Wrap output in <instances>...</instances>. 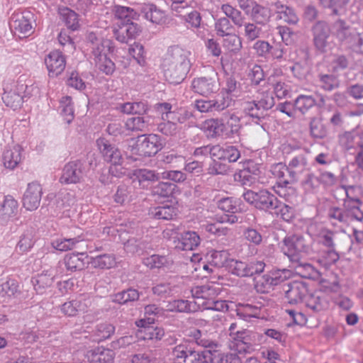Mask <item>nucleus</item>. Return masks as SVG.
<instances>
[{
  "label": "nucleus",
  "mask_w": 363,
  "mask_h": 363,
  "mask_svg": "<svg viewBox=\"0 0 363 363\" xmlns=\"http://www.w3.org/2000/svg\"><path fill=\"white\" fill-rule=\"evenodd\" d=\"M189 52L178 45L168 48L162 63L167 80L174 84L182 83L191 68Z\"/></svg>",
  "instance_id": "f257e3e1"
},
{
  "label": "nucleus",
  "mask_w": 363,
  "mask_h": 363,
  "mask_svg": "<svg viewBox=\"0 0 363 363\" xmlns=\"http://www.w3.org/2000/svg\"><path fill=\"white\" fill-rule=\"evenodd\" d=\"M171 355L177 363H213V353L209 350L195 349L184 342L172 348Z\"/></svg>",
  "instance_id": "f03ea898"
},
{
  "label": "nucleus",
  "mask_w": 363,
  "mask_h": 363,
  "mask_svg": "<svg viewBox=\"0 0 363 363\" xmlns=\"http://www.w3.org/2000/svg\"><path fill=\"white\" fill-rule=\"evenodd\" d=\"M162 138L157 134L142 135L136 139L130 138L128 150L132 155L143 157L155 155L163 148Z\"/></svg>",
  "instance_id": "7ed1b4c3"
},
{
  "label": "nucleus",
  "mask_w": 363,
  "mask_h": 363,
  "mask_svg": "<svg viewBox=\"0 0 363 363\" xmlns=\"http://www.w3.org/2000/svg\"><path fill=\"white\" fill-rule=\"evenodd\" d=\"M283 244V251L291 262H299L301 254H308L311 250V240L301 235L286 236Z\"/></svg>",
  "instance_id": "20e7f679"
},
{
  "label": "nucleus",
  "mask_w": 363,
  "mask_h": 363,
  "mask_svg": "<svg viewBox=\"0 0 363 363\" xmlns=\"http://www.w3.org/2000/svg\"><path fill=\"white\" fill-rule=\"evenodd\" d=\"M242 196L247 203L256 208L271 213L278 203V199L266 189H262L257 192L247 190L243 193Z\"/></svg>",
  "instance_id": "39448f33"
},
{
  "label": "nucleus",
  "mask_w": 363,
  "mask_h": 363,
  "mask_svg": "<svg viewBox=\"0 0 363 363\" xmlns=\"http://www.w3.org/2000/svg\"><path fill=\"white\" fill-rule=\"evenodd\" d=\"M192 90L200 95L208 96L211 94L216 93L220 89V82L218 74L212 72L204 77L194 79L191 82Z\"/></svg>",
  "instance_id": "423d86ee"
},
{
  "label": "nucleus",
  "mask_w": 363,
  "mask_h": 363,
  "mask_svg": "<svg viewBox=\"0 0 363 363\" xmlns=\"http://www.w3.org/2000/svg\"><path fill=\"white\" fill-rule=\"evenodd\" d=\"M255 334L247 330H241L232 333L230 337L229 347L239 354L250 352L254 344Z\"/></svg>",
  "instance_id": "0eeeda50"
},
{
  "label": "nucleus",
  "mask_w": 363,
  "mask_h": 363,
  "mask_svg": "<svg viewBox=\"0 0 363 363\" xmlns=\"http://www.w3.org/2000/svg\"><path fill=\"white\" fill-rule=\"evenodd\" d=\"M313 43L315 48L321 53L327 51L330 36V28L325 21H318L311 27Z\"/></svg>",
  "instance_id": "6e6552de"
},
{
  "label": "nucleus",
  "mask_w": 363,
  "mask_h": 363,
  "mask_svg": "<svg viewBox=\"0 0 363 363\" xmlns=\"http://www.w3.org/2000/svg\"><path fill=\"white\" fill-rule=\"evenodd\" d=\"M84 175V164L82 160H77L65 165L60 180L61 183L77 184L82 181Z\"/></svg>",
  "instance_id": "1a4fd4ad"
},
{
  "label": "nucleus",
  "mask_w": 363,
  "mask_h": 363,
  "mask_svg": "<svg viewBox=\"0 0 363 363\" xmlns=\"http://www.w3.org/2000/svg\"><path fill=\"white\" fill-rule=\"evenodd\" d=\"M285 298L291 305L301 303L308 295V285L303 281L289 282L284 286Z\"/></svg>",
  "instance_id": "9d476101"
},
{
  "label": "nucleus",
  "mask_w": 363,
  "mask_h": 363,
  "mask_svg": "<svg viewBox=\"0 0 363 363\" xmlns=\"http://www.w3.org/2000/svg\"><path fill=\"white\" fill-rule=\"evenodd\" d=\"M96 145L105 161L113 165H121L123 162L120 150L104 138L96 140Z\"/></svg>",
  "instance_id": "9b49d317"
},
{
  "label": "nucleus",
  "mask_w": 363,
  "mask_h": 363,
  "mask_svg": "<svg viewBox=\"0 0 363 363\" xmlns=\"http://www.w3.org/2000/svg\"><path fill=\"white\" fill-rule=\"evenodd\" d=\"M155 319L152 317L140 319L135 322L136 325L140 328V337L143 340H161L164 335V330L162 328L155 327Z\"/></svg>",
  "instance_id": "f8f14e48"
},
{
  "label": "nucleus",
  "mask_w": 363,
  "mask_h": 363,
  "mask_svg": "<svg viewBox=\"0 0 363 363\" xmlns=\"http://www.w3.org/2000/svg\"><path fill=\"white\" fill-rule=\"evenodd\" d=\"M141 27L133 21L118 23L113 29L115 38L122 43H128L129 40L135 39L141 33Z\"/></svg>",
  "instance_id": "ddd939ff"
},
{
  "label": "nucleus",
  "mask_w": 363,
  "mask_h": 363,
  "mask_svg": "<svg viewBox=\"0 0 363 363\" xmlns=\"http://www.w3.org/2000/svg\"><path fill=\"white\" fill-rule=\"evenodd\" d=\"M43 189L37 182L29 183L23 196V205L28 211L37 209L41 201Z\"/></svg>",
  "instance_id": "4468645a"
},
{
  "label": "nucleus",
  "mask_w": 363,
  "mask_h": 363,
  "mask_svg": "<svg viewBox=\"0 0 363 363\" xmlns=\"http://www.w3.org/2000/svg\"><path fill=\"white\" fill-rule=\"evenodd\" d=\"M49 76L55 77L60 74L65 69L66 65L65 57L58 50L50 52L45 60Z\"/></svg>",
  "instance_id": "2eb2a0df"
},
{
  "label": "nucleus",
  "mask_w": 363,
  "mask_h": 363,
  "mask_svg": "<svg viewBox=\"0 0 363 363\" xmlns=\"http://www.w3.org/2000/svg\"><path fill=\"white\" fill-rule=\"evenodd\" d=\"M270 5L274 7L277 17L279 20L289 25H296L298 23L299 18L292 7L283 4L279 0L272 1Z\"/></svg>",
  "instance_id": "dca6fc26"
},
{
  "label": "nucleus",
  "mask_w": 363,
  "mask_h": 363,
  "mask_svg": "<svg viewBox=\"0 0 363 363\" xmlns=\"http://www.w3.org/2000/svg\"><path fill=\"white\" fill-rule=\"evenodd\" d=\"M130 178L133 182H137L143 189H147L152 183L160 179V174L154 170L147 169H138L134 170Z\"/></svg>",
  "instance_id": "f3484780"
},
{
  "label": "nucleus",
  "mask_w": 363,
  "mask_h": 363,
  "mask_svg": "<svg viewBox=\"0 0 363 363\" xmlns=\"http://www.w3.org/2000/svg\"><path fill=\"white\" fill-rule=\"evenodd\" d=\"M18 202L11 196H6L0 205V225H5L18 213Z\"/></svg>",
  "instance_id": "a211bd4d"
},
{
  "label": "nucleus",
  "mask_w": 363,
  "mask_h": 363,
  "mask_svg": "<svg viewBox=\"0 0 363 363\" xmlns=\"http://www.w3.org/2000/svg\"><path fill=\"white\" fill-rule=\"evenodd\" d=\"M86 357L90 363H112L115 352L104 347H97L88 351Z\"/></svg>",
  "instance_id": "6ab92c4d"
},
{
  "label": "nucleus",
  "mask_w": 363,
  "mask_h": 363,
  "mask_svg": "<svg viewBox=\"0 0 363 363\" xmlns=\"http://www.w3.org/2000/svg\"><path fill=\"white\" fill-rule=\"evenodd\" d=\"M252 21L259 26H266L271 20L272 11L269 8L255 3L250 12H248Z\"/></svg>",
  "instance_id": "aec40b11"
},
{
  "label": "nucleus",
  "mask_w": 363,
  "mask_h": 363,
  "mask_svg": "<svg viewBox=\"0 0 363 363\" xmlns=\"http://www.w3.org/2000/svg\"><path fill=\"white\" fill-rule=\"evenodd\" d=\"M243 110L245 113L252 118L257 124H259L268 116L266 111L259 106V103L256 99L245 102Z\"/></svg>",
  "instance_id": "412c9836"
},
{
  "label": "nucleus",
  "mask_w": 363,
  "mask_h": 363,
  "mask_svg": "<svg viewBox=\"0 0 363 363\" xmlns=\"http://www.w3.org/2000/svg\"><path fill=\"white\" fill-rule=\"evenodd\" d=\"M144 18L150 22L160 24L164 21V13L153 4H144L140 7Z\"/></svg>",
  "instance_id": "4be33fe9"
},
{
  "label": "nucleus",
  "mask_w": 363,
  "mask_h": 363,
  "mask_svg": "<svg viewBox=\"0 0 363 363\" xmlns=\"http://www.w3.org/2000/svg\"><path fill=\"white\" fill-rule=\"evenodd\" d=\"M215 160H228L229 162H235L240 157V152L235 146L227 145L221 147L216 145Z\"/></svg>",
  "instance_id": "5701e85b"
},
{
  "label": "nucleus",
  "mask_w": 363,
  "mask_h": 363,
  "mask_svg": "<svg viewBox=\"0 0 363 363\" xmlns=\"http://www.w3.org/2000/svg\"><path fill=\"white\" fill-rule=\"evenodd\" d=\"M58 14L60 20L65 24L68 29L72 31L79 28L78 14L68 7L62 6L58 9Z\"/></svg>",
  "instance_id": "b1692460"
},
{
  "label": "nucleus",
  "mask_w": 363,
  "mask_h": 363,
  "mask_svg": "<svg viewBox=\"0 0 363 363\" xmlns=\"http://www.w3.org/2000/svg\"><path fill=\"white\" fill-rule=\"evenodd\" d=\"M91 49L94 60H96L107 55L108 53H113L115 47L112 40L101 38L93 46H91Z\"/></svg>",
  "instance_id": "393cba45"
},
{
  "label": "nucleus",
  "mask_w": 363,
  "mask_h": 363,
  "mask_svg": "<svg viewBox=\"0 0 363 363\" xmlns=\"http://www.w3.org/2000/svg\"><path fill=\"white\" fill-rule=\"evenodd\" d=\"M200 244V238L196 232L187 231L181 235L176 247L182 250H194Z\"/></svg>",
  "instance_id": "a878e982"
},
{
  "label": "nucleus",
  "mask_w": 363,
  "mask_h": 363,
  "mask_svg": "<svg viewBox=\"0 0 363 363\" xmlns=\"http://www.w3.org/2000/svg\"><path fill=\"white\" fill-rule=\"evenodd\" d=\"M22 148L15 145L11 149L6 150L3 155V162L5 167L13 169L17 167L21 160Z\"/></svg>",
  "instance_id": "bb28decb"
},
{
  "label": "nucleus",
  "mask_w": 363,
  "mask_h": 363,
  "mask_svg": "<svg viewBox=\"0 0 363 363\" xmlns=\"http://www.w3.org/2000/svg\"><path fill=\"white\" fill-rule=\"evenodd\" d=\"M85 258L86 256L84 253L66 255L64 258V264L67 270L70 272L82 270L85 267Z\"/></svg>",
  "instance_id": "cd10ccee"
},
{
  "label": "nucleus",
  "mask_w": 363,
  "mask_h": 363,
  "mask_svg": "<svg viewBox=\"0 0 363 363\" xmlns=\"http://www.w3.org/2000/svg\"><path fill=\"white\" fill-rule=\"evenodd\" d=\"M176 214V208L168 204L151 207L149 209V215L158 220H171Z\"/></svg>",
  "instance_id": "c85d7f7f"
},
{
  "label": "nucleus",
  "mask_w": 363,
  "mask_h": 363,
  "mask_svg": "<svg viewBox=\"0 0 363 363\" xmlns=\"http://www.w3.org/2000/svg\"><path fill=\"white\" fill-rule=\"evenodd\" d=\"M113 11L116 18L121 21L120 23L132 22L133 20H138L140 14L133 9L116 5L113 7Z\"/></svg>",
  "instance_id": "c756f323"
},
{
  "label": "nucleus",
  "mask_w": 363,
  "mask_h": 363,
  "mask_svg": "<svg viewBox=\"0 0 363 363\" xmlns=\"http://www.w3.org/2000/svg\"><path fill=\"white\" fill-rule=\"evenodd\" d=\"M150 247L147 240L137 238H130L124 242V250L130 254H143Z\"/></svg>",
  "instance_id": "7c9ffc66"
},
{
  "label": "nucleus",
  "mask_w": 363,
  "mask_h": 363,
  "mask_svg": "<svg viewBox=\"0 0 363 363\" xmlns=\"http://www.w3.org/2000/svg\"><path fill=\"white\" fill-rule=\"evenodd\" d=\"M140 292L133 288H128L112 296V302L121 305L127 304L138 300Z\"/></svg>",
  "instance_id": "2f4dec72"
},
{
  "label": "nucleus",
  "mask_w": 363,
  "mask_h": 363,
  "mask_svg": "<svg viewBox=\"0 0 363 363\" xmlns=\"http://www.w3.org/2000/svg\"><path fill=\"white\" fill-rule=\"evenodd\" d=\"M48 272L38 274L32 279L34 289L39 294H43L46 289L53 284L54 277L52 274Z\"/></svg>",
  "instance_id": "473e14b6"
},
{
  "label": "nucleus",
  "mask_w": 363,
  "mask_h": 363,
  "mask_svg": "<svg viewBox=\"0 0 363 363\" xmlns=\"http://www.w3.org/2000/svg\"><path fill=\"white\" fill-rule=\"evenodd\" d=\"M317 82L318 86L325 91H331L337 89L340 84L337 77L332 74H318Z\"/></svg>",
  "instance_id": "72a5a7b5"
},
{
  "label": "nucleus",
  "mask_w": 363,
  "mask_h": 363,
  "mask_svg": "<svg viewBox=\"0 0 363 363\" xmlns=\"http://www.w3.org/2000/svg\"><path fill=\"white\" fill-rule=\"evenodd\" d=\"M221 11L225 14V17L231 20L238 28H242L245 17L242 12L228 4L221 6Z\"/></svg>",
  "instance_id": "f704fd0d"
},
{
  "label": "nucleus",
  "mask_w": 363,
  "mask_h": 363,
  "mask_svg": "<svg viewBox=\"0 0 363 363\" xmlns=\"http://www.w3.org/2000/svg\"><path fill=\"white\" fill-rule=\"evenodd\" d=\"M150 117L148 116L131 117L125 121V127L130 131H144L150 124Z\"/></svg>",
  "instance_id": "c9c22d12"
},
{
  "label": "nucleus",
  "mask_w": 363,
  "mask_h": 363,
  "mask_svg": "<svg viewBox=\"0 0 363 363\" xmlns=\"http://www.w3.org/2000/svg\"><path fill=\"white\" fill-rule=\"evenodd\" d=\"M218 208L226 213L235 214L241 211L240 201L233 197H225L217 202Z\"/></svg>",
  "instance_id": "e433bc0d"
},
{
  "label": "nucleus",
  "mask_w": 363,
  "mask_h": 363,
  "mask_svg": "<svg viewBox=\"0 0 363 363\" xmlns=\"http://www.w3.org/2000/svg\"><path fill=\"white\" fill-rule=\"evenodd\" d=\"M211 102L212 112H220L233 106L234 101L229 94H224L222 91L215 99L211 100Z\"/></svg>",
  "instance_id": "4c0bfd02"
},
{
  "label": "nucleus",
  "mask_w": 363,
  "mask_h": 363,
  "mask_svg": "<svg viewBox=\"0 0 363 363\" xmlns=\"http://www.w3.org/2000/svg\"><path fill=\"white\" fill-rule=\"evenodd\" d=\"M59 111L64 121L69 124L74 119V108L70 96L62 97L60 101Z\"/></svg>",
  "instance_id": "58836bf2"
},
{
  "label": "nucleus",
  "mask_w": 363,
  "mask_h": 363,
  "mask_svg": "<svg viewBox=\"0 0 363 363\" xmlns=\"http://www.w3.org/2000/svg\"><path fill=\"white\" fill-rule=\"evenodd\" d=\"M315 104L316 101L312 96L303 94L299 95L294 103V108L299 111L302 114L307 113Z\"/></svg>",
  "instance_id": "ea45409f"
},
{
  "label": "nucleus",
  "mask_w": 363,
  "mask_h": 363,
  "mask_svg": "<svg viewBox=\"0 0 363 363\" xmlns=\"http://www.w3.org/2000/svg\"><path fill=\"white\" fill-rule=\"evenodd\" d=\"M34 230L28 228L24 231L21 236L20 240L17 244L16 248L21 252H28L34 245Z\"/></svg>",
  "instance_id": "a19ab883"
},
{
  "label": "nucleus",
  "mask_w": 363,
  "mask_h": 363,
  "mask_svg": "<svg viewBox=\"0 0 363 363\" xmlns=\"http://www.w3.org/2000/svg\"><path fill=\"white\" fill-rule=\"evenodd\" d=\"M86 303L79 300H73L65 302L61 306V311L65 315L75 316L79 311H84Z\"/></svg>",
  "instance_id": "79ce46f5"
},
{
  "label": "nucleus",
  "mask_w": 363,
  "mask_h": 363,
  "mask_svg": "<svg viewBox=\"0 0 363 363\" xmlns=\"http://www.w3.org/2000/svg\"><path fill=\"white\" fill-rule=\"evenodd\" d=\"M309 127L310 133L313 138L323 139L326 137L328 131L320 118L317 117L311 118Z\"/></svg>",
  "instance_id": "37998d69"
},
{
  "label": "nucleus",
  "mask_w": 363,
  "mask_h": 363,
  "mask_svg": "<svg viewBox=\"0 0 363 363\" xmlns=\"http://www.w3.org/2000/svg\"><path fill=\"white\" fill-rule=\"evenodd\" d=\"M92 266L99 269H110L115 266L116 258L113 255L104 254L92 258Z\"/></svg>",
  "instance_id": "c03bdc74"
},
{
  "label": "nucleus",
  "mask_w": 363,
  "mask_h": 363,
  "mask_svg": "<svg viewBox=\"0 0 363 363\" xmlns=\"http://www.w3.org/2000/svg\"><path fill=\"white\" fill-rule=\"evenodd\" d=\"M10 25L16 30L24 35L30 33L32 29L31 23L28 19L19 15L12 17Z\"/></svg>",
  "instance_id": "a18cd8bd"
},
{
  "label": "nucleus",
  "mask_w": 363,
  "mask_h": 363,
  "mask_svg": "<svg viewBox=\"0 0 363 363\" xmlns=\"http://www.w3.org/2000/svg\"><path fill=\"white\" fill-rule=\"evenodd\" d=\"M2 100L6 106L16 109L21 106L23 96L16 90L5 91L2 96Z\"/></svg>",
  "instance_id": "49530a36"
},
{
  "label": "nucleus",
  "mask_w": 363,
  "mask_h": 363,
  "mask_svg": "<svg viewBox=\"0 0 363 363\" xmlns=\"http://www.w3.org/2000/svg\"><path fill=\"white\" fill-rule=\"evenodd\" d=\"M259 25L255 22H245L243 21V36L250 41H253L259 38L262 33V28L258 26Z\"/></svg>",
  "instance_id": "de8ad7c7"
},
{
  "label": "nucleus",
  "mask_w": 363,
  "mask_h": 363,
  "mask_svg": "<svg viewBox=\"0 0 363 363\" xmlns=\"http://www.w3.org/2000/svg\"><path fill=\"white\" fill-rule=\"evenodd\" d=\"M229 272L233 274L240 277H247V263L234 259H230L228 262L226 268Z\"/></svg>",
  "instance_id": "09e8293b"
},
{
  "label": "nucleus",
  "mask_w": 363,
  "mask_h": 363,
  "mask_svg": "<svg viewBox=\"0 0 363 363\" xmlns=\"http://www.w3.org/2000/svg\"><path fill=\"white\" fill-rule=\"evenodd\" d=\"M215 30L218 36L224 37L225 35L233 33L235 28L228 18L221 17L217 19L214 25Z\"/></svg>",
  "instance_id": "8fccbe9b"
},
{
  "label": "nucleus",
  "mask_w": 363,
  "mask_h": 363,
  "mask_svg": "<svg viewBox=\"0 0 363 363\" xmlns=\"http://www.w3.org/2000/svg\"><path fill=\"white\" fill-rule=\"evenodd\" d=\"M94 61L97 69L106 75H112L116 69L115 63L107 55H104Z\"/></svg>",
  "instance_id": "3c124183"
},
{
  "label": "nucleus",
  "mask_w": 363,
  "mask_h": 363,
  "mask_svg": "<svg viewBox=\"0 0 363 363\" xmlns=\"http://www.w3.org/2000/svg\"><path fill=\"white\" fill-rule=\"evenodd\" d=\"M167 311L178 313H189L195 311V308H191V303L189 301L177 299L168 303L167 305Z\"/></svg>",
  "instance_id": "603ef678"
},
{
  "label": "nucleus",
  "mask_w": 363,
  "mask_h": 363,
  "mask_svg": "<svg viewBox=\"0 0 363 363\" xmlns=\"http://www.w3.org/2000/svg\"><path fill=\"white\" fill-rule=\"evenodd\" d=\"M345 41L353 52L363 54V33H351Z\"/></svg>",
  "instance_id": "864d4df0"
},
{
  "label": "nucleus",
  "mask_w": 363,
  "mask_h": 363,
  "mask_svg": "<svg viewBox=\"0 0 363 363\" xmlns=\"http://www.w3.org/2000/svg\"><path fill=\"white\" fill-rule=\"evenodd\" d=\"M272 213L279 216L284 220L288 222L294 217V208L279 200Z\"/></svg>",
  "instance_id": "5fc2aeb1"
},
{
  "label": "nucleus",
  "mask_w": 363,
  "mask_h": 363,
  "mask_svg": "<svg viewBox=\"0 0 363 363\" xmlns=\"http://www.w3.org/2000/svg\"><path fill=\"white\" fill-rule=\"evenodd\" d=\"M296 272L303 278L311 279L315 273V268L309 263L302 262H291Z\"/></svg>",
  "instance_id": "6e6d98bb"
},
{
  "label": "nucleus",
  "mask_w": 363,
  "mask_h": 363,
  "mask_svg": "<svg viewBox=\"0 0 363 363\" xmlns=\"http://www.w3.org/2000/svg\"><path fill=\"white\" fill-rule=\"evenodd\" d=\"M161 161L164 164H169L171 168L179 169L182 168L184 165L185 157L173 152H168L163 155Z\"/></svg>",
  "instance_id": "4d7b16f0"
},
{
  "label": "nucleus",
  "mask_w": 363,
  "mask_h": 363,
  "mask_svg": "<svg viewBox=\"0 0 363 363\" xmlns=\"http://www.w3.org/2000/svg\"><path fill=\"white\" fill-rule=\"evenodd\" d=\"M306 306L313 312L318 313L327 307V302L315 294H310L306 300Z\"/></svg>",
  "instance_id": "13d9d810"
},
{
  "label": "nucleus",
  "mask_w": 363,
  "mask_h": 363,
  "mask_svg": "<svg viewBox=\"0 0 363 363\" xmlns=\"http://www.w3.org/2000/svg\"><path fill=\"white\" fill-rule=\"evenodd\" d=\"M269 274L271 277V283L274 286L280 284L292 276V272L286 269H273Z\"/></svg>",
  "instance_id": "bf43d9fd"
},
{
  "label": "nucleus",
  "mask_w": 363,
  "mask_h": 363,
  "mask_svg": "<svg viewBox=\"0 0 363 363\" xmlns=\"http://www.w3.org/2000/svg\"><path fill=\"white\" fill-rule=\"evenodd\" d=\"M175 186L172 183L160 182L152 188V193L155 196L157 195L163 198L169 197L173 194Z\"/></svg>",
  "instance_id": "052dcab7"
},
{
  "label": "nucleus",
  "mask_w": 363,
  "mask_h": 363,
  "mask_svg": "<svg viewBox=\"0 0 363 363\" xmlns=\"http://www.w3.org/2000/svg\"><path fill=\"white\" fill-rule=\"evenodd\" d=\"M223 40V46L230 52L239 51L242 48L240 38L233 33L225 35Z\"/></svg>",
  "instance_id": "680f3d73"
},
{
  "label": "nucleus",
  "mask_w": 363,
  "mask_h": 363,
  "mask_svg": "<svg viewBox=\"0 0 363 363\" xmlns=\"http://www.w3.org/2000/svg\"><path fill=\"white\" fill-rule=\"evenodd\" d=\"M289 184H278L274 186V191L280 197L284 198L286 201L290 202L295 197L296 189L291 186H289Z\"/></svg>",
  "instance_id": "e2e57ef3"
},
{
  "label": "nucleus",
  "mask_w": 363,
  "mask_h": 363,
  "mask_svg": "<svg viewBox=\"0 0 363 363\" xmlns=\"http://www.w3.org/2000/svg\"><path fill=\"white\" fill-rule=\"evenodd\" d=\"M343 207L346 215L358 221L363 220V212L361 211L359 205H354L350 201H344Z\"/></svg>",
  "instance_id": "0e129e2a"
},
{
  "label": "nucleus",
  "mask_w": 363,
  "mask_h": 363,
  "mask_svg": "<svg viewBox=\"0 0 363 363\" xmlns=\"http://www.w3.org/2000/svg\"><path fill=\"white\" fill-rule=\"evenodd\" d=\"M157 130L160 133L167 136L175 135L179 131L177 125L171 119L160 123L157 125Z\"/></svg>",
  "instance_id": "69168bd1"
},
{
  "label": "nucleus",
  "mask_w": 363,
  "mask_h": 363,
  "mask_svg": "<svg viewBox=\"0 0 363 363\" xmlns=\"http://www.w3.org/2000/svg\"><path fill=\"white\" fill-rule=\"evenodd\" d=\"M333 28L335 30L336 36L341 41H345L349 37V26L344 20L338 19L334 22Z\"/></svg>",
  "instance_id": "338daca9"
},
{
  "label": "nucleus",
  "mask_w": 363,
  "mask_h": 363,
  "mask_svg": "<svg viewBox=\"0 0 363 363\" xmlns=\"http://www.w3.org/2000/svg\"><path fill=\"white\" fill-rule=\"evenodd\" d=\"M319 177L313 173L308 174L301 182V185L306 192H313L320 186Z\"/></svg>",
  "instance_id": "774afa93"
}]
</instances>
